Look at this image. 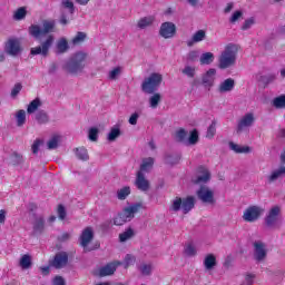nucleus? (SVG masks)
I'll list each match as a JSON object with an SVG mask.
<instances>
[{"label":"nucleus","instance_id":"obj_1","mask_svg":"<svg viewBox=\"0 0 285 285\" xmlns=\"http://www.w3.org/2000/svg\"><path fill=\"white\" fill-rule=\"evenodd\" d=\"M86 59H88V53L78 51L65 63L63 70L69 72V75H81L83 68H86Z\"/></svg>","mask_w":285,"mask_h":285},{"label":"nucleus","instance_id":"obj_2","mask_svg":"<svg viewBox=\"0 0 285 285\" xmlns=\"http://www.w3.org/2000/svg\"><path fill=\"white\" fill-rule=\"evenodd\" d=\"M237 61V46L229 43L225 47L224 51L220 53L218 58V68L220 70H226V68H230V66H235Z\"/></svg>","mask_w":285,"mask_h":285},{"label":"nucleus","instance_id":"obj_3","mask_svg":"<svg viewBox=\"0 0 285 285\" xmlns=\"http://www.w3.org/2000/svg\"><path fill=\"white\" fill-rule=\"evenodd\" d=\"M196 203L197 200L195 199V196H187L185 198L175 197L171 202L169 210H173L174 213H179V210H183L184 215H188V213L195 208Z\"/></svg>","mask_w":285,"mask_h":285},{"label":"nucleus","instance_id":"obj_4","mask_svg":"<svg viewBox=\"0 0 285 285\" xmlns=\"http://www.w3.org/2000/svg\"><path fill=\"white\" fill-rule=\"evenodd\" d=\"M161 81H164V76L158 72H153L149 77L145 78L141 83V90L146 95H155L159 90V86H161Z\"/></svg>","mask_w":285,"mask_h":285},{"label":"nucleus","instance_id":"obj_5","mask_svg":"<svg viewBox=\"0 0 285 285\" xmlns=\"http://www.w3.org/2000/svg\"><path fill=\"white\" fill-rule=\"evenodd\" d=\"M196 196L203 204H208L209 206H214V204L217 202L215 199V191H213V189L206 185H202L198 188Z\"/></svg>","mask_w":285,"mask_h":285},{"label":"nucleus","instance_id":"obj_6","mask_svg":"<svg viewBox=\"0 0 285 285\" xmlns=\"http://www.w3.org/2000/svg\"><path fill=\"white\" fill-rule=\"evenodd\" d=\"M53 30L55 20L45 21L43 29H41V27H39L38 24H31L29 27V35H31V37H35V39H39L42 35H49V32H52Z\"/></svg>","mask_w":285,"mask_h":285},{"label":"nucleus","instance_id":"obj_7","mask_svg":"<svg viewBox=\"0 0 285 285\" xmlns=\"http://www.w3.org/2000/svg\"><path fill=\"white\" fill-rule=\"evenodd\" d=\"M52 43H55V37L50 35L41 43V46L31 48L30 55L32 57H37V55H42V57H48V53L50 52V48H52Z\"/></svg>","mask_w":285,"mask_h":285},{"label":"nucleus","instance_id":"obj_8","mask_svg":"<svg viewBox=\"0 0 285 285\" xmlns=\"http://www.w3.org/2000/svg\"><path fill=\"white\" fill-rule=\"evenodd\" d=\"M255 124V114L247 112L238 121L236 127L237 135H242L245 130H248Z\"/></svg>","mask_w":285,"mask_h":285},{"label":"nucleus","instance_id":"obj_9","mask_svg":"<svg viewBox=\"0 0 285 285\" xmlns=\"http://www.w3.org/2000/svg\"><path fill=\"white\" fill-rule=\"evenodd\" d=\"M23 48H21V41L17 38H9L4 45V51L10 57H19L21 55Z\"/></svg>","mask_w":285,"mask_h":285},{"label":"nucleus","instance_id":"obj_10","mask_svg":"<svg viewBox=\"0 0 285 285\" xmlns=\"http://www.w3.org/2000/svg\"><path fill=\"white\" fill-rule=\"evenodd\" d=\"M92 239H95V230L92 229V227H86L79 237L80 246L83 247L85 253H89L90 250H92L88 248V245L90 244V242H92Z\"/></svg>","mask_w":285,"mask_h":285},{"label":"nucleus","instance_id":"obj_11","mask_svg":"<svg viewBox=\"0 0 285 285\" xmlns=\"http://www.w3.org/2000/svg\"><path fill=\"white\" fill-rule=\"evenodd\" d=\"M159 35L163 39H173L177 35V26L174 22H163L159 29Z\"/></svg>","mask_w":285,"mask_h":285},{"label":"nucleus","instance_id":"obj_12","mask_svg":"<svg viewBox=\"0 0 285 285\" xmlns=\"http://www.w3.org/2000/svg\"><path fill=\"white\" fill-rule=\"evenodd\" d=\"M197 174L198 176L191 179V184H195L196 186H199V184H208V180L210 179V171L208 168L200 166L198 167Z\"/></svg>","mask_w":285,"mask_h":285},{"label":"nucleus","instance_id":"obj_13","mask_svg":"<svg viewBox=\"0 0 285 285\" xmlns=\"http://www.w3.org/2000/svg\"><path fill=\"white\" fill-rule=\"evenodd\" d=\"M68 265V253L59 252L55 255L53 259L50 262V266L53 268H63Z\"/></svg>","mask_w":285,"mask_h":285},{"label":"nucleus","instance_id":"obj_14","mask_svg":"<svg viewBox=\"0 0 285 285\" xmlns=\"http://www.w3.org/2000/svg\"><path fill=\"white\" fill-rule=\"evenodd\" d=\"M135 185L138 190H141L142 193L150 190V181L146 179V176L141 171H137Z\"/></svg>","mask_w":285,"mask_h":285},{"label":"nucleus","instance_id":"obj_15","mask_svg":"<svg viewBox=\"0 0 285 285\" xmlns=\"http://www.w3.org/2000/svg\"><path fill=\"white\" fill-rule=\"evenodd\" d=\"M266 245L262 242H255L254 243V257L256 262H264L266 259Z\"/></svg>","mask_w":285,"mask_h":285},{"label":"nucleus","instance_id":"obj_16","mask_svg":"<svg viewBox=\"0 0 285 285\" xmlns=\"http://www.w3.org/2000/svg\"><path fill=\"white\" fill-rule=\"evenodd\" d=\"M235 90V79L227 78L218 86V92H232Z\"/></svg>","mask_w":285,"mask_h":285},{"label":"nucleus","instance_id":"obj_17","mask_svg":"<svg viewBox=\"0 0 285 285\" xmlns=\"http://www.w3.org/2000/svg\"><path fill=\"white\" fill-rule=\"evenodd\" d=\"M215 75H217L216 69H209L204 76H203V85L206 88L213 87V83H215Z\"/></svg>","mask_w":285,"mask_h":285},{"label":"nucleus","instance_id":"obj_18","mask_svg":"<svg viewBox=\"0 0 285 285\" xmlns=\"http://www.w3.org/2000/svg\"><path fill=\"white\" fill-rule=\"evenodd\" d=\"M121 263H109L106 266L99 269L100 277H107V275H115V271H117V266Z\"/></svg>","mask_w":285,"mask_h":285},{"label":"nucleus","instance_id":"obj_19","mask_svg":"<svg viewBox=\"0 0 285 285\" xmlns=\"http://www.w3.org/2000/svg\"><path fill=\"white\" fill-rule=\"evenodd\" d=\"M206 39V31L205 30H198L194 33L190 40L187 41L188 48H193L195 43H199Z\"/></svg>","mask_w":285,"mask_h":285},{"label":"nucleus","instance_id":"obj_20","mask_svg":"<svg viewBox=\"0 0 285 285\" xmlns=\"http://www.w3.org/2000/svg\"><path fill=\"white\" fill-rule=\"evenodd\" d=\"M135 215H118L114 218V226H124L127 222H132Z\"/></svg>","mask_w":285,"mask_h":285},{"label":"nucleus","instance_id":"obj_21","mask_svg":"<svg viewBox=\"0 0 285 285\" xmlns=\"http://www.w3.org/2000/svg\"><path fill=\"white\" fill-rule=\"evenodd\" d=\"M153 166H155V159L153 157L145 158L142 160V164L140 165V169L138 170V173H149Z\"/></svg>","mask_w":285,"mask_h":285},{"label":"nucleus","instance_id":"obj_22","mask_svg":"<svg viewBox=\"0 0 285 285\" xmlns=\"http://www.w3.org/2000/svg\"><path fill=\"white\" fill-rule=\"evenodd\" d=\"M153 23H155V17L149 16L139 19L137 26L140 30H145V28L153 26Z\"/></svg>","mask_w":285,"mask_h":285},{"label":"nucleus","instance_id":"obj_23","mask_svg":"<svg viewBox=\"0 0 285 285\" xmlns=\"http://www.w3.org/2000/svg\"><path fill=\"white\" fill-rule=\"evenodd\" d=\"M141 210H144L142 203H136L125 208V213H127V215H137V213H141Z\"/></svg>","mask_w":285,"mask_h":285},{"label":"nucleus","instance_id":"obj_24","mask_svg":"<svg viewBox=\"0 0 285 285\" xmlns=\"http://www.w3.org/2000/svg\"><path fill=\"white\" fill-rule=\"evenodd\" d=\"M204 266L207 271H213L217 266V258L213 254H208L205 257Z\"/></svg>","mask_w":285,"mask_h":285},{"label":"nucleus","instance_id":"obj_25","mask_svg":"<svg viewBox=\"0 0 285 285\" xmlns=\"http://www.w3.org/2000/svg\"><path fill=\"white\" fill-rule=\"evenodd\" d=\"M43 228H46V223L43 222V218L39 217L33 223L35 235H41V233H43Z\"/></svg>","mask_w":285,"mask_h":285},{"label":"nucleus","instance_id":"obj_26","mask_svg":"<svg viewBox=\"0 0 285 285\" xmlns=\"http://www.w3.org/2000/svg\"><path fill=\"white\" fill-rule=\"evenodd\" d=\"M213 61H215V55H213V52H205L200 56L202 66H210Z\"/></svg>","mask_w":285,"mask_h":285},{"label":"nucleus","instance_id":"obj_27","mask_svg":"<svg viewBox=\"0 0 285 285\" xmlns=\"http://www.w3.org/2000/svg\"><path fill=\"white\" fill-rule=\"evenodd\" d=\"M131 190H130V187L129 186H125L120 189L117 190V198L120 200V202H124L125 199L128 198V196L130 195Z\"/></svg>","mask_w":285,"mask_h":285},{"label":"nucleus","instance_id":"obj_28","mask_svg":"<svg viewBox=\"0 0 285 285\" xmlns=\"http://www.w3.org/2000/svg\"><path fill=\"white\" fill-rule=\"evenodd\" d=\"M41 106V100L39 98L33 99L28 108H27V112L28 115H32V112H37V110H39V107Z\"/></svg>","mask_w":285,"mask_h":285},{"label":"nucleus","instance_id":"obj_29","mask_svg":"<svg viewBox=\"0 0 285 285\" xmlns=\"http://www.w3.org/2000/svg\"><path fill=\"white\" fill-rule=\"evenodd\" d=\"M26 14H28L26 7H20L14 11L13 19L14 21H22V19H26Z\"/></svg>","mask_w":285,"mask_h":285},{"label":"nucleus","instance_id":"obj_30","mask_svg":"<svg viewBox=\"0 0 285 285\" xmlns=\"http://www.w3.org/2000/svg\"><path fill=\"white\" fill-rule=\"evenodd\" d=\"M264 213V208L259 207V206H249L244 213L243 215H263Z\"/></svg>","mask_w":285,"mask_h":285},{"label":"nucleus","instance_id":"obj_31","mask_svg":"<svg viewBox=\"0 0 285 285\" xmlns=\"http://www.w3.org/2000/svg\"><path fill=\"white\" fill-rule=\"evenodd\" d=\"M229 148L234 150V153L242 154V153H250V147L248 146H239L235 142H229Z\"/></svg>","mask_w":285,"mask_h":285},{"label":"nucleus","instance_id":"obj_32","mask_svg":"<svg viewBox=\"0 0 285 285\" xmlns=\"http://www.w3.org/2000/svg\"><path fill=\"white\" fill-rule=\"evenodd\" d=\"M272 106H274V108L279 109H284L285 108V95H281L276 98L273 99Z\"/></svg>","mask_w":285,"mask_h":285},{"label":"nucleus","instance_id":"obj_33","mask_svg":"<svg viewBox=\"0 0 285 285\" xmlns=\"http://www.w3.org/2000/svg\"><path fill=\"white\" fill-rule=\"evenodd\" d=\"M76 156L81 160V161H88L89 156H88V149L83 147L76 148Z\"/></svg>","mask_w":285,"mask_h":285},{"label":"nucleus","instance_id":"obj_34","mask_svg":"<svg viewBox=\"0 0 285 285\" xmlns=\"http://www.w3.org/2000/svg\"><path fill=\"white\" fill-rule=\"evenodd\" d=\"M36 121H38V124H48V121H50V119L46 111L40 110L36 114Z\"/></svg>","mask_w":285,"mask_h":285},{"label":"nucleus","instance_id":"obj_35","mask_svg":"<svg viewBox=\"0 0 285 285\" xmlns=\"http://www.w3.org/2000/svg\"><path fill=\"white\" fill-rule=\"evenodd\" d=\"M68 40L66 38H62L57 43V50L60 55H63V52L68 51Z\"/></svg>","mask_w":285,"mask_h":285},{"label":"nucleus","instance_id":"obj_36","mask_svg":"<svg viewBox=\"0 0 285 285\" xmlns=\"http://www.w3.org/2000/svg\"><path fill=\"white\" fill-rule=\"evenodd\" d=\"M184 253L185 255H187V257H195V255H197V248L194 246L193 243H188L185 246Z\"/></svg>","mask_w":285,"mask_h":285},{"label":"nucleus","instance_id":"obj_37","mask_svg":"<svg viewBox=\"0 0 285 285\" xmlns=\"http://www.w3.org/2000/svg\"><path fill=\"white\" fill-rule=\"evenodd\" d=\"M160 102H161V94H154L149 98L150 108H157V106H159Z\"/></svg>","mask_w":285,"mask_h":285},{"label":"nucleus","instance_id":"obj_38","mask_svg":"<svg viewBox=\"0 0 285 285\" xmlns=\"http://www.w3.org/2000/svg\"><path fill=\"white\" fill-rule=\"evenodd\" d=\"M20 266L21 268H30L32 266V258H30V255L24 254L20 259Z\"/></svg>","mask_w":285,"mask_h":285},{"label":"nucleus","instance_id":"obj_39","mask_svg":"<svg viewBox=\"0 0 285 285\" xmlns=\"http://www.w3.org/2000/svg\"><path fill=\"white\" fill-rule=\"evenodd\" d=\"M217 134V122L212 121V124L209 125L208 129H207V134L206 137L207 139H213V137H215V135Z\"/></svg>","mask_w":285,"mask_h":285},{"label":"nucleus","instance_id":"obj_40","mask_svg":"<svg viewBox=\"0 0 285 285\" xmlns=\"http://www.w3.org/2000/svg\"><path fill=\"white\" fill-rule=\"evenodd\" d=\"M16 118H17V126L19 127L23 126L26 124V110L23 109L18 110Z\"/></svg>","mask_w":285,"mask_h":285},{"label":"nucleus","instance_id":"obj_41","mask_svg":"<svg viewBox=\"0 0 285 285\" xmlns=\"http://www.w3.org/2000/svg\"><path fill=\"white\" fill-rule=\"evenodd\" d=\"M135 236L132 228L127 229L126 232L119 234V242H128L131 237Z\"/></svg>","mask_w":285,"mask_h":285},{"label":"nucleus","instance_id":"obj_42","mask_svg":"<svg viewBox=\"0 0 285 285\" xmlns=\"http://www.w3.org/2000/svg\"><path fill=\"white\" fill-rule=\"evenodd\" d=\"M199 141V131L197 129H194L190 131L189 138H188V144L190 146H195Z\"/></svg>","mask_w":285,"mask_h":285},{"label":"nucleus","instance_id":"obj_43","mask_svg":"<svg viewBox=\"0 0 285 285\" xmlns=\"http://www.w3.org/2000/svg\"><path fill=\"white\" fill-rule=\"evenodd\" d=\"M73 46H79V43H83L86 41V33L79 31L76 37L72 38Z\"/></svg>","mask_w":285,"mask_h":285},{"label":"nucleus","instance_id":"obj_44","mask_svg":"<svg viewBox=\"0 0 285 285\" xmlns=\"http://www.w3.org/2000/svg\"><path fill=\"white\" fill-rule=\"evenodd\" d=\"M48 150H55L59 148V136H53L48 142Z\"/></svg>","mask_w":285,"mask_h":285},{"label":"nucleus","instance_id":"obj_45","mask_svg":"<svg viewBox=\"0 0 285 285\" xmlns=\"http://www.w3.org/2000/svg\"><path fill=\"white\" fill-rule=\"evenodd\" d=\"M188 137V131H186V129L184 128H179L177 131H176V139L177 141H186V138Z\"/></svg>","mask_w":285,"mask_h":285},{"label":"nucleus","instance_id":"obj_46","mask_svg":"<svg viewBox=\"0 0 285 285\" xmlns=\"http://www.w3.org/2000/svg\"><path fill=\"white\" fill-rule=\"evenodd\" d=\"M196 69L195 67L186 66L183 69V75H186V77H189V79H194Z\"/></svg>","mask_w":285,"mask_h":285},{"label":"nucleus","instance_id":"obj_47","mask_svg":"<svg viewBox=\"0 0 285 285\" xmlns=\"http://www.w3.org/2000/svg\"><path fill=\"white\" fill-rule=\"evenodd\" d=\"M141 275H150L153 273V265L142 264L139 268Z\"/></svg>","mask_w":285,"mask_h":285},{"label":"nucleus","instance_id":"obj_48","mask_svg":"<svg viewBox=\"0 0 285 285\" xmlns=\"http://www.w3.org/2000/svg\"><path fill=\"white\" fill-rule=\"evenodd\" d=\"M119 135H121V130L119 128H112L108 135L109 141H115Z\"/></svg>","mask_w":285,"mask_h":285},{"label":"nucleus","instance_id":"obj_49","mask_svg":"<svg viewBox=\"0 0 285 285\" xmlns=\"http://www.w3.org/2000/svg\"><path fill=\"white\" fill-rule=\"evenodd\" d=\"M265 224L266 226L271 227V226H275V224H277V215H268L265 218Z\"/></svg>","mask_w":285,"mask_h":285},{"label":"nucleus","instance_id":"obj_50","mask_svg":"<svg viewBox=\"0 0 285 285\" xmlns=\"http://www.w3.org/2000/svg\"><path fill=\"white\" fill-rule=\"evenodd\" d=\"M120 75L121 67H116L109 72V79H111V81H115V79H117V77H119Z\"/></svg>","mask_w":285,"mask_h":285},{"label":"nucleus","instance_id":"obj_51","mask_svg":"<svg viewBox=\"0 0 285 285\" xmlns=\"http://www.w3.org/2000/svg\"><path fill=\"white\" fill-rule=\"evenodd\" d=\"M62 7L67 8L71 14L75 12V3L72 0H62Z\"/></svg>","mask_w":285,"mask_h":285},{"label":"nucleus","instance_id":"obj_52","mask_svg":"<svg viewBox=\"0 0 285 285\" xmlns=\"http://www.w3.org/2000/svg\"><path fill=\"white\" fill-rule=\"evenodd\" d=\"M98 137H99V129L91 128L89 130V139H90V141H97Z\"/></svg>","mask_w":285,"mask_h":285},{"label":"nucleus","instance_id":"obj_53","mask_svg":"<svg viewBox=\"0 0 285 285\" xmlns=\"http://www.w3.org/2000/svg\"><path fill=\"white\" fill-rule=\"evenodd\" d=\"M253 26H255V18H249V19L245 20V22L243 23L242 30H248Z\"/></svg>","mask_w":285,"mask_h":285},{"label":"nucleus","instance_id":"obj_54","mask_svg":"<svg viewBox=\"0 0 285 285\" xmlns=\"http://www.w3.org/2000/svg\"><path fill=\"white\" fill-rule=\"evenodd\" d=\"M135 264V256L127 254L125 257V268H128Z\"/></svg>","mask_w":285,"mask_h":285},{"label":"nucleus","instance_id":"obj_55","mask_svg":"<svg viewBox=\"0 0 285 285\" xmlns=\"http://www.w3.org/2000/svg\"><path fill=\"white\" fill-rule=\"evenodd\" d=\"M261 79H262L263 83L268 86V83H273V81H275L276 76L272 73V75H268V76H263Z\"/></svg>","mask_w":285,"mask_h":285},{"label":"nucleus","instance_id":"obj_56","mask_svg":"<svg viewBox=\"0 0 285 285\" xmlns=\"http://www.w3.org/2000/svg\"><path fill=\"white\" fill-rule=\"evenodd\" d=\"M243 14L244 13L239 10L235 11L229 19L230 23H236V21H239V19H242Z\"/></svg>","mask_w":285,"mask_h":285},{"label":"nucleus","instance_id":"obj_57","mask_svg":"<svg viewBox=\"0 0 285 285\" xmlns=\"http://www.w3.org/2000/svg\"><path fill=\"white\" fill-rule=\"evenodd\" d=\"M41 144H43V141L41 139H36L31 146V150L33 153V155H37L39 153V146H41Z\"/></svg>","mask_w":285,"mask_h":285},{"label":"nucleus","instance_id":"obj_58","mask_svg":"<svg viewBox=\"0 0 285 285\" xmlns=\"http://www.w3.org/2000/svg\"><path fill=\"white\" fill-rule=\"evenodd\" d=\"M257 219H259V215H243V222L253 224V222H257Z\"/></svg>","mask_w":285,"mask_h":285},{"label":"nucleus","instance_id":"obj_59","mask_svg":"<svg viewBox=\"0 0 285 285\" xmlns=\"http://www.w3.org/2000/svg\"><path fill=\"white\" fill-rule=\"evenodd\" d=\"M199 57V52L196 50L189 51L187 55V61H197V58Z\"/></svg>","mask_w":285,"mask_h":285},{"label":"nucleus","instance_id":"obj_60","mask_svg":"<svg viewBox=\"0 0 285 285\" xmlns=\"http://www.w3.org/2000/svg\"><path fill=\"white\" fill-rule=\"evenodd\" d=\"M21 88H23V86H21V83H16L14 87L11 90V97H17V95H19L21 92Z\"/></svg>","mask_w":285,"mask_h":285},{"label":"nucleus","instance_id":"obj_61","mask_svg":"<svg viewBox=\"0 0 285 285\" xmlns=\"http://www.w3.org/2000/svg\"><path fill=\"white\" fill-rule=\"evenodd\" d=\"M138 119H139V114L134 112V114L129 117L128 122H129L131 126H137Z\"/></svg>","mask_w":285,"mask_h":285},{"label":"nucleus","instance_id":"obj_62","mask_svg":"<svg viewBox=\"0 0 285 285\" xmlns=\"http://www.w3.org/2000/svg\"><path fill=\"white\" fill-rule=\"evenodd\" d=\"M52 285H66V279L61 276H56L52 281Z\"/></svg>","mask_w":285,"mask_h":285},{"label":"nucleus","instance_id":"obj_63","mask_svg":"<svg viewBox=\"0 0 285 285\" xmlns=\"http://www.w3.org/2000/svg\"><path fill=\"white\" fill-rule=\"evenodd\" d=\"M70 239V234L63 233L61 236L58 237V242H68Z\"/></svg>","mask_w":285,"mask_h":285},{"label":"nucleus","instance_id":"obj_64","mask_svg":"<svg viewBox=\"0 0 285 285\" xmlns=\"http://www.w3.org/2000/svg\"><path fill=\"white\" fill-rule=\"evenodd\" d=\"M279 213H281L279 206H274V207L269 210V215H279Z\"/></svg>","mask_w":285,"mask_h":285}]
</instances>
